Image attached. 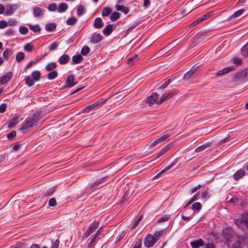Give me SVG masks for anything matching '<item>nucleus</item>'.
Here are the masks:
<instances>
[{
    "label": "nucleus",
    "instance_id": "13",
    "mask_svg": "<svg viewBox=\"0 0 248 248\" xmlns=\"http://www.w3.org/2000/svg\"><path fill=\"white\" fill-rule=\"evenodd\" d=\"M102 40V37L100 33H94L92 35L91 42L93 44H96Z\"/></svg>",
    "mask_w": 248,
    "mask_h": 248
},
{
    "label": "nucleus",
    "instance_id": "3",
    "mask_svg": "<svg viewBox=\"0 0 248 248\" xmlns=\"http://www.w3.org/2000/svg\"><path fill=\"white\" fill-rule=\"evenodd\" d=\"M18 4H9L5 6L4 15L10 16L12 15L19 8Z\"/></svg>",
    "mask_w": 248,
    "mask_h": 248
},
{
    "label": "nucleus",
    "instance_id": "25",
    "mask_svg": "<svg viewBox=\"0 0 248 248\" xmlns=\"http://www.w3.org/2000/svg\"><path fill=\"white\" fill-rule=\"evenodd\" d=\"M103 33L108 36L109 35L112 31V26L111 25H107L103 30Z\"/></svg>",
    "mask_w": 248,
    "mask_h": 248
},
{
    "label": "nucleus",
    "instance_id": "58",
    "mask_svg": "<svg viewBox=\"0 0 248 248\" xmlns=\"http://www.w3.org/2000/svg\"><path fill=\"white\" fill-rule=\"evenodd\" d=\"M170 218V217L168 215H165L161 217H160L159 219H158V222H164V221H167L168 220H169Z\"/></svg>",
    "mask_w": 248,
    "mask_h": 248
},
{
    "label": "nucleus",
    "instance_id": "10",
    "mask_svg": "<svg viewBox=\"0 0 248 248\" xmlns=\"http://www.w3.org/2000/svg\"><path fill=\"white\" fill-rule=\"evenodd\" d=\"M12 78L11 73H7L5 75L2 76L0 78V83L1 84H5L7 83Z\"/></svg>",
    "mask_w": 248,
    "mask_h": 248
},
{
    "label": "nucleus",
    "instance_id": "64",
    "mask_svg": "<svg viewBox=\"0 0 248 248\" xmlns=\"http://www.w3.org/2000/svg\"><path fill=\"white\" fill-rule=\"evenodd\" d=\"M202 199H207L209 197V193L207 191H204L202 193Z\"/></svg>",
    "mask_w": 248,
    "mask_h": 248
},
{
    "label": "nucleus",
    "instance_id": "22",
    "mask_svg": "<svg viewBox=\"0 0 248 248\" xmlns=\"http://www.w3.org/2000/svg\"><path fill=\"white\" fill-rule=\"evenodd\" d=\"M94 26L97 29L102 28L104 26L102 19L99 17L95 18Z\"/></svg>",
    "mask_w": 248,
    "mask_h": 248
},
{
    "label": "nucleus",
    "instance_id": "50",
    "mask_svg": "<svg viewBox=\"0 0 248 248\" xmlns=\"http://www.w3.org/2000/svg\"><path fill=\"white\" fill-rule=\"evenodd\" d=\"M24 48L25 50L30 52L32 50L33 46L31 43H28L25 45Z\"/></svg>",
    "mask_w": 248,
    "mask_h": 248
},
{
    "label": "nucleus",
    "instance_id": "4",
    "mask_svg": "<svg viewBox=\"0 0 248 248\" xmlns=\"http://www.w3.org/2000/svg\"><path fill=\"white\" fill-rule=\"evenodd\" d=\"M157 242V238H155L151 234H148L144 239V246L147 248L152 247Z\"/></svg>",
    "mask_w": 248,
    "mask_h": 248
},
{
    "label": "nucleus",
    "instance_id": "35",
    "mask_svg": "<svg viewBox=\"0 0 248 248\" xmlns=\"http://www.w3.org/2000/svg\"><path fill=\"white\" fill-rule=\"evenodd\" d=\"M84 12L85 8L82 5H79L77 6V12L78 16H81L83 15L84 13Z\"/></svg>",
    "mask_w": 248,
    "mask_h": 248
},
{
    "label": "nucleus",
    "instance_id": "7",
    "mask_svg": "<svg viewBox=\"0 0 248 248\" xmlns=\"http://www.w3.org/2000/svg\"><path fill=\"white\" fill-rule=\"evenodd\" d=\"M44 10L37 6L33 8V14L35 17L42 18L44 16Z\"/></svg>",
    "mask_w": 248,
    "mask_h": 248
},
{
    "label": "nucleus",
    "instance_id": "55",
    "mask_svg": "<svg viewBox=\"0 0 248 248\" xmlns=\"http://www.w3.org/2000/svg\"><path fill=\"white\" fill-rule=\"evenodd\" d=\"M58 46V44L57 43L54 42L52 43L51 45H50L49 49L50 50H54L57 48Z\"/></svg>",
    "mask_w": 248,
    "mask_h": 248
},
{
    "label": "nucleus",
    "instance_id": "29",
    "mask_svg": "<svg viewBox=\"0 0 248 248\" xmlns=\"http://www.w3.org/2000/svg\"><path fill=\"white\" fill-rule=\"evenodd\" d=\"M232 68H225L221 70L218 71L216 73V76H221L225 74L228 73L230 71L232 70Z\"/></svg>",
    "mask_w": 248,
    "mask_h": 248
},
{
    "label": "nucleus",
    "instance_id": "1",
    "mask_svg": "<svg viewBox=\"0 0 248 248\" xmlns=\"http://www.w3.org/2000/svg\"><path fill=\"white\" fill-rule=\"evenodd\" d=\"M39 114L40 113L37 112L34 113L31 117L26 118L25 121V124L20 128V129L23 132L26 133L36 126L38 124V117Z\"/></svg>",
    "mask_w": 248,
    "mask_h": 248
},
{
    "label": "nucleus",
    "instance_id": "53",
    "mask_svg": "<svg viewBox=\"0 0 248 248\" xmlns=\"http://www.w3.org/2000/svg\"><path fill=\"white\" fill-rule=\"evenodd\" d=\"M170 82V79H169L165 81L162 85H161L158 89H164L166 88Z\"/></svg>",
    "mask_w": 248,
    "mask_h": 248
},
{
    "label": "nucleus",
    "instance_id": "38",
    "mask_svg": "<svg viewBox=\"0 0 248 248\" xmlns=\"http://www.w3.org/2000/svg\"><path fill=\"white\" fill-rule=\"evenodd\" d=\"M120 17V14L118 12H115L112 14L110 16V20L112 21H116Z\"/></svg>",
    "mask_w": 248,
    "mask_h": 248
},
{
    "label": "nucleus",
    "instance_id": "56",
    "mask_svg": "<svg viewBox=\"0 0 248 248\" xmlns=\"http://www.w3.org/2000/svg\"><path fill=\"white\" fill-rule=\"evenodd\" d=\"M8 26L7 22L5 20H1L0 21V29H2L5 28Z\"/></svg>",
    "mask_w": 248,
    "mask_h": 248
},
{
    "label": "nucleus",
    "instance_id": "16",
    "mask_svg": "<svg viewBox=\"0 0 248 248\" xmlns=\"http://www.w3.org/2000/svg\"><path fill=\"white\" fill-rule=\"evenodd\" d=\"M70 60V57L67 54H63L59 58L58 61L60 64H65Z\"/></svg>",
    "mask_w": 248,
    "mask_h": 248
},
{
    "label": "nucleus",
    "instance_id": "14",
    "mask_svg": "<svg viewBox=\"0 0 248 248\" xmlns=\"http://www.w3.org/2000/svg\"><path fill=\"white\" fill-rule=\"evenodd\" d=\"M197 68L192 67L190 70L187 72L184 76L183 79L185 80H188L196 71Z\"/></svg>",
    "mask_w": 248,
    "mask_h": 248
},
{
    "label": "nucleus",
    "instance_id": "47",
    "mask_svg": "<svg viewBox=\"0 0 248 248\" xmlns=\"http://www.w3.org/2000/svg\"><path fill=\"white\" fill-rule=\"evenodd\" d=\"M10 54H11V50L9 49H7L3 52V56L5 59L8 60L9 59Z\"/></svg>",
    "mask_w": 248,
    "mask_h": 248
},
{
    "label": "nucleus",
    "instance_id": "15",
    "mask_svg": "<svg viewBox=\"0 0 248 248\" xmlns=\"http://www.w3.org/2000/svg\"><path fill=\"white\" fill-rule=\"evenodd\" d=\"M211 143L209 142H205L202 145L198 147L195 150V152H199L202 151L207 148L210 147Z\"/></svg>",
    "mask_w": 248,
    "mask_h": 248
},
{
    "label": "nucleus",
    "instance_id": "37",
    "mask_svg": "<svg viewBox=\"0 0 248 248\" xmlns=\"http://www.w3.org/2000/svg\"><path fill=\"white\" fill-rule=\"evenodd\" d=\"M106 100H105L104 99H101L93 104L94 105V107L96 109L98 108H99L101 107L103 104H104L106 102Z\"/></svg>",
    "mask_w": 248,
    "mask_h": 248
},
{
    "label": "nucleus",
    "instance_id": "8",
    "mask_svg": "<svg viewBox=\"0 0 248 248\" xmlns=\"http://www.w3.org/2000/svg\"><path fill=\"white\" fill-rule=\"evenodd\" d=\"M190 244L192 248H199L204 245V242L202 239H199L191 241Z\"/></svg>",
    "mask_w": 248,
    "mask_h": 248
},
{
    "label": "nucleus",
    "instance_id": "60",
    "mask_svg": "<svg viewBox=\"0 0 248 248\" xmlns=\"http://www.w3.org/2000/svg\"><path fill=\"white\" fill-rule=\"evenodd\" d=\"M60 244V241L59 239L56 240L55 242L52 244L51 248H58Z\"/></svg>",
    "mask_w": 248,
    "mask_h": 248
},
{
    "label": "nucleus",
    "instance_id": "41",
    "mask_svg": "<svg viewBox=\"0 0 248 248\" xmlns=\"http://www.w3.org/2000/svg\"><path fill=\"white\" fill-rule=\"evenodd\" d=\"M242 53L243 56L247 57L248 55V43L241 49Z\"/></svg>",
    "mask_w": 248,
    "mask_h": 248
},
{
    "label": "nucleus",
    "instance_id": "5",
    "mask_svg": "<svg viewBox=\"0 0 248 248\" xmlns=\"http://www.w3.org/2000/svg\"><path fill=\"white\" fill-rule=\"evenodd\" d=\"M99 222L98 221H94L87 229L84 234V237L86 238L89 235L94 232L98 227Z\"/></svg>",
    "mask_w": 248,
    "mask_h": 248
},
{
    "label": "nucleus",
    "instance_id": "52",
    "mask_svg": "<svg viewBox=\"0 0 248 248\" xmlns=\"http://www.w3.org/2000/svg\"><path fill=\"white\" fill-rule=\"evenodd\" d=\"M213 15V13L210 12H208L205 15L202 16H201V18L202 19V20L203 21L207 18H208L209 17L212 16Z\"/></svg>",
    "mask_w": 248,
    "mask_h": 248
},
{
    "label": "nucleus",
    "instance_id": "48",
    "mask_svg": "<svg viewBox=\"0 0 248 248\" xmlns=\"http://www.w3.org/2000/svg\"><path fill=\"white\" fill-rule=\"evenodd\" d=\"M202 205L200 202H195L192 205V209L193 210L199 211L201 210Z\"/></svg>",
    "mask_w": 248,
    "mask_h": 248
},
{
    "label": "nucleus",
    "instance_id": "9",
    "mask_svg": "<svg viewBox=\"0 0 248 248\" xmlns=\"http://www.w3.org/2000/svg\"><path fill=\"white\" fill-rule=\"evenodd\" d=\"M246 219L244 217L241 218L237 219L235 220V223L236 226L239 228H244L246 227Z\"/></svg>",
    "mask_w": 248,
    "mask_h": 248
},
{
    "label": "nucleus",
    "instance_id": "2",
    "mask_svg": "<svg viewBox=\"0 0 248 248\" xmlns=\"http://www.w3.org/2000/svg\"><path fill=\"white\" fill-rule=\"evenodd\" d=\"M107 179V177L101 178L97 179L93 184H91V187L89 189L90 191L89 192H92L96 189L100 188L103 187L104 186L103 183L106 181Z\"/></svg>",
    "mask_w": 248,
    "mask_h": 248
},
{
    "label": "nucleus",
    "instance_id": "49",
    "mask_svg": "<svg viewBox=\"0 0 248 248\" xmlns=\"http://www.w3.org/2000/svg\"><path fill=\"white\" fill-rule=\"evenodd\" d=\"M54 191V188L53 187H50V188H48L47 190H46V191H45L44 192V195L45 196H48L52 194L53 193Z\"/></svg>",
    "mask_w": 248,
    "mask_h": 248
},
{
    "label": "nucleus",
    "instance_id": "51",
    "mask_svg": "<svg viewBox=\"0 0 248 248\" xmlns=\"http://www.w3.org/2000/svg\"><path fill=\"white\" fill-rule=\"evenodd\" d=\"M202 21V19L200 17L198 18L196 20H195L194 21H193L190 25V27L192 28L194 27V26L197 25L198 24L200 23Z\"/></svg>",
    "mask_w": 248,
    "mask_h": 248
},
{
    "label": "nucleus",
    "instance_id": "32",
    "mask_svg": "<svg viewBox=\"0 0 248 248\" xmlns=\"http://www.w3.org/2000/svg\"><path fill=\"white\" fill-rule=\"evenodd\" d=\"M58 75V72L56 71H52L47 74V78L49 80H52L55 78Z\"/></svg>",
    "mask_w": 248,
    "mask_h": 248
},
{
    "label": "nucleus",
    "instance_id": "30",
    "mask_svg": "<svg viewBox=\"0 0 248 248\" xmlns=\"http://www.w3.org/2000/svg\"><path fill=\"white\" fill-rule=\"evenodd\" d=\"M25 80L26 84L29 87L32 86L34 84V82H35L33 79H31L30 76L26 77Z\"/></svg>",
    "mask_w": 248,
    "mask_h": 248
},
{
    "label": "nucleus",
    "instance_id": "62",
    "mask_svg": "<svg viewBox=\"0 0 248 248\" xmlns=\"http://www.w3.org/2000/svg\"><path fill=\"white\" fill-rule=\"evenodd\" d=\"M169 137V135H164L163 136H162L161 137H160V138H158V140H159L160 142H163V141H165L166 140H167Z\"/></svg>",
    "mask_w": 248,
    "mask_h": 248
},
{
    "label": "nucleus",
    "instance_id": "12",
    "mask_svg": "<svg viewBox=\"0 0 248 248\" xmlns=\"http://www.w3.org/2000/svg\"><path fill=\"white\" fill-rule=\"evenodd\" d=\"M245 174V171L243 170L240 169L236 171V172L233 174V177L235 180L238 181L242 178Z\"/></svg>",
    "mask_w": 248,
    "mask_h": 248
},
{
    "label": "nucleus",
    "instance_id": "33",
    "mask_svg": "<svg viewBox=\"0 0 248 248\" xmlns=\"http://www.w3.org/2000/svg\"><path fill=\"white\" fill-rule=\"evenodd\" d=\"M111 10L110 8L108 7H105L103 9L102 16H107L111 13Z\"/></svg>",
    "mask_w": 248,
    "mask_h": 248
},
{
    "label": "nucleus",
    "instance_id": "57",
    "mask_svg": "<svg viewBox=\"0 0 248 248\" xmlns=\"http://www.w3.org/2000/svg\"><path fill=\"white\" fill-rule=\"evenodd\" d=\"M48 204L50 206H54L56 204V201L55 199H50L49 201Z\"/></svg>",
    "mask_w": 248,
    "mask_h": 248
},
{
    "label": "nucleus",
    "instance_id": "11",
    "mask_svg": "<svg viewBox=\"0 0 248 248\" xmlns=\"http://www.w3.org/2000/svg\"><path fill=\"white\" fill-rule=\"evenodd\" d=\"M67 84V87L68 88L72 87L76 84V82H75V78L73 75H69L66 79V81Z\"/></svg>",
    "mask_w": 248,
    "mask_h": 248
},
{
    "label": "nucleus",
    "instance_id": "21",
    "mask_svg": "<svg viewBox=\"0 0 248 248\" xmlns=\"http://www.w3.org/2000/svg\"><path fill=\"white\" fill-rule=\"evenodd\" d=\"M170 95L171 93H165L161 96L159 99H158V102H157V103H159V104H161L164 101L169 99Z\"/></svg>",
    "mask_w": 248,
    "mask_h": 248
},
{
    "label": "nucleus",
    "instance_id": "6",
    "mask_svg": "<svg viewBox=\"0 0 248 248\" xmlns=\"http://www.w3.org/2000/svg\"><path fill=\"white\" fill-rule=\"evenodd\" d=\"M158 94L156 93H153L149 97H148L147 99V102L149 104V106H151L154 103H156L157 104H159L157 103L158 102Z\"/></svg>",
    "mask_w": 248,
    "mask_h": 248
},
{
    "label": "nucleus",
    "instance_id": "63",
    "mask_svg": "<svg viewBox=\"0 0 248 248\" xmlns=\"http://www.w3.org/2000/svg\"><path fill=\"white\" fill-rule=\"evenodd\" d=\"M142 245V241L141 240H139L137 241L133 248H140Z\"/></svg>",
    "mask_w": 248,
    "mask_h": 248
},
{
    "label": "nucleus",
    "instance_id": "20",
    "mask_svg": "<svg viewBox=\"0 0 248 248\" xmlns=\"http://www.w3.org/2000/svg\"><path fill=\"white\" fill-rule=\"evenodd\" d=\"M115 7L117 11H120L125 14L129 12V9L127 7H124V5H116Z\"/></svg>",
    "mask_w": 248,
    "mask_h": 248
},
{
    "label": "nucleus",
    "instance_id": "61",
    "mask_svg": "<svg viewBox=\"0 0 248 248\" xmlns=\"http://www.w3.org/2000/svg\"><path fill=\"white\" fill-rule=\"evenodd\" d=\"M6 107H7V105L6 104H5V103L2 104L0 106V113L4 112L5 111V110H6Z\"/></svg>",
    "mask_w": 248,
    "mask_h": 248
},
{
    "label": "nucleus",
    "instance_id": "19",
    "mask_svg": "<svg viewBox=\"0 0 248 248\" xmlns=\"http://www.w3.org/2000/svg\"><path fill=\"white\" fill-rule=\"evenodd\" d=\"M178 158H176L174 161L172 162L170 165L168 166L167 167H165L163 170H162L157 175H160L161 174H162L163 173L165 172V171H167L169 169H170L171 168H172L173 166H174L178 162Z\"/></svg>",
    "mask_w": 248,
    "mask_h": 248
},
{
    "label": "nucleus",
    "instance_id": "31",
    "mask_svg": "<svg viewBox=\"0 0 248 248\" xmlns=\"http://www.w3.org/2000/svg\"><path fill=\"white\" fill-rule=\"evenodd\" d=\"M57 65L55 62H50L46 65V69L47 71H50L57 67Z\"/></svg>",
    "mask_w": 248,
    "mask_h": 248
},
{
    "label": "nucleus",
    "instance_id": "17",
    "mask_svg": "<svg viewBox=\"0 0 248 248\" xmlns=\"http://www.w3.org/2000/svg\"><path fill=\"white\" fill-rule=\"evenodd\" d=\"M82 57L80 54L75 55L72 58L71 64L74 65L80 63L82 61Z\"/></svg>",
    "mask_w": 248,
    "mask_h": 248
},
{
    "label": "nucleus",
    "instance_id": "26",
    "mask_svg": "<svg viewBox=\"0 0 248 248\" xmlns=\"http://www.w3.org/2000/svg\"><path fill=\"white\" fill-rule=\"evenodd\" d=\"M19 119V116H16L14 117L12 120L9 122L8 123V127H13L15 126L18 123V120Z\"/></svg>",
    "mask_w": 248,
    "mask_h": 248
},
{
    "label": "nucleus",
    "instance_id": "24",
    "mask_svg": "<svg viewBox=\"0 0 248 248\" xmlns=\"http://www.w3.org/2000/svg\"><path fill=\"white\" fill-rule=\"evenodd\" d=\"M171 145L170 144L164 147L158 153L157 158L159 157L161 155H162L163 154H164L165 153H166L168 151H169L170 148L171 147Z\"/></svg>",
    "mask_w": 248,
    "mask_h": 248
},
{
    "label": "nucleus",
    "instance_id": "54",
    "mask_svg": "<svg viewBox=\"0 0 248 248\" xmlns=\"http://www.w3.org/2000/svg\"><path fill=\"white\" fill-rule=\"evenodd\" d=\"M151 4L149 0H143L142 6L144 9L148 8Z\"/></svg>",
    "mask_w": 248,
    "mask_h": 248
},
{
    "label": "nucleus",
    "instance_id": "36",
    "mask_svg": "<svg viewBox=\"0 0 248 248\" xmlns=\"http://www.w3.org/2000/svg\"><path fill=\"white\" fill-rule=\"evenodd\" d=\"M77 21V19L75 17H72L68 18L66 22L68 25H73L76 23Z\"/></svg>",
    "mask_w": 248,
    "mask_h": 248
},
{
    "label": "nucleus",
    "instance_id": "44",
    "mask_svg": "<svg viewBox=\"0 0 248 248\" xmlns=\"http://www.w3.org/2000/svg\"><path fill=\"white\" fill-rule=\"evenodd\" d=\"M19 31L21 34L25 35L28 32V29L24 26H22L19 28Z\"/></svg>",
    "mask_w": 248,
    "mask_h": 248
},
{
    "label": "nucleus",
    "instance_id": "42",
    "mask_svg": "<svg viewBox=\"0 0 248 248\" xmlns=\"http://www.w3.org/2000/svg\"><path fill=\"white\" fill-rule=\"evenodd\" d=\"M164 232V230L162 229L157 231H155L154 233V234L153 236L155 237V238H157V241L158 240V239L159 237H161Z\"/></svg>",
    "mask_w": 248,
    "mask_h": 248
},
{
    "label": "nucleus",
    "instance_id": "18",
    "mask_svg": "<svg viewBox=\"0 0 248 248\" xmlns=\"http://www.w3.org/2000/svg\"><path fill=\"white\" fill-rule=\"evenodd\" d=\"M68 9V5L66 3H61L59 4L57 9L58 13H62L65 12Z\"/></svg>",
    "mask_w": 248,
    "mask_h": 248
},
{
    "label": "nucleus",
    "instance_id": "28",
    "mask_svg": "<svg viewBox=\"0 0 248 248\" xmlns=\"http://www.w3.org/2000/svg\"><path fill=\"white\" fill-rule=\"evenodd\" d=\"M30 29L33 31L34 32L36 33L41 31V28L39 25L36 24L34 25H29Z\"/></svg>",
    "mask_w": 248,
    "mask_h": 248
},
{
    "label": "nucleus",
    "instance_id": "27",
    "mask_svg": "<svg viewBox=\"0 0 248 248\" xmlns=\"http://www.w3.org/2000/svg\"><path fill=\"white\" fill-rule=\"evenodd\" d=\"M31 75L33 78V79L35 81H38L41 77V74L39 71H34L32 72Z\"/></svg>",
    "mask_w": 248,
    "mask_h": 248
},
{
    "label": "nucleus",
    "instance_id": "40",
    "mask_svg": "<svg viewBox=\"0 0 248 248\" xmlns=\"http://www.w3.org/2000/svg\"><path fill=\"white\" fill-rule=\"evenodd\" d=\"M140 58L138 55H135L133 57H130L128 60V62L130 64H134L139 60Z\"/></svg>",
    "mask_w": 248,
    "mask_h": 248
},
{
    "label": "nucleus",
    "instance_id": "34",
    "mask_svg": "<svg viewBox=\"0 0 248 248\" xmlns=\"http://www.w3.org/2000/svg\"><path fill=\"white\" fill-rule=\"evenodd\" d=\"M96 109L94 105L93 104L91 105L88 106V107L85 108L83 109V112L84 113H88L92 110Z\"/></svg>",
    "mask_w": 248,
    "mask_h": 248
},
{
    "label": "nucleus",
    "instance_id": "43",
    "mask_svg": "<svg viewBox=\"0 0 248 248\" xmlns=\"http://www.w3.org/2000/svg\"><path fill=\"white\" fill-rule=\"evenodd\" d=\"M47 9L50 12H54L57 9V4L55 3H52L50 4L47 8Z\"/></svg>",
    "mask_w": 248,
    "mask_h": 248
},
{
    "label": "nucleus",
    "instance_id": "23",
    "mask_svg": "<svg viewBox=\"0 0 248 248\" xmlns=\"http://www.w3.org/2000/svg\"><path fill=\"white\" fill-rule=\"evenodd\" d=\"M56 24L54 23L47 24L45 26V29L48 31H52L55 30Z\"/></svg>",
    "mask_w": 248,
    "mask_h": 248
},
{
    "label": "nucleus",
    "instance_id": "59",
    "mask_svg": "<svg viewBox=\"0 0 248 248\" xmlns=\"http://www.w3.org/2000/svg\"><path fill=\"white\" fill-rule=\"evenodd\" d=\"M16 136V132L15 131H12L7 135V137L8 139H10L15 137Z\"/></svg>",
    "mask_w": 248,
    "mask_h": 248
},
{
    "label": "nucleus",
    "instance_id": "45",
    "mask_svg": "<svg viewBox=\"0 0 248 248\" xmlns=\"http://www.w3.org/2000/svg\"><path fill=\"white\" fill-rule=\"evenodd\" d=\"M90 49L89 47L87 46H84L81 50V53L83 55H86L89 53Z\"/></svg>",
    "mask_w": 248,
    "mask_h": 248
},
{
    "label": "nucleus",
    "instance_id": "39",
    "mask_svg": "<svg viewBox=\"0 0 248 248\" xmlns=\"http://www.w3.org/2000/svg\"><path fill=\"white\" fill-rule=\"evenodd\" d=\"M24 53L23 52H19L16 55V61L17 62H20L24 58Z\"/></svg>",
    "mask_w": 248,
    "mask_h": 248
},
{
    "label": "nucleus",
    "instance_id": "46",
    "mask_svg": "<svg viewBox=\"0 0 248 248\" xmlns=\"http://www.w3.org/2000/svg\"><path fill=\"white\" fill-rule=\"evenodd\" d=\"M244 12L243 9H240L235 12L231 17L232 18H236L241 16Z\"/></svg>",
    "mask_w": 248,
    "mask_h": 248
}]
</instances>
